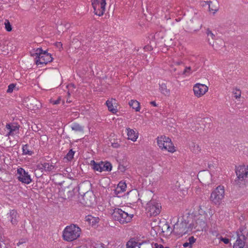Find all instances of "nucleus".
<instances>
[{"mask_svg":"<svg viewBox=\"0 0 248 248\" xmlns=\"http://www.w3.org/2000/svg\"><path fill=\"white\" fill-rule=\"evenodd\" d=\"M235 173L237 177L233 182V185L243 187L248 182V166H239L236 169Z\"/></svg>","mask_w":248,"mask_h":248,"instance_id":"1","label":"nucleus"},{"mask_svg":"<svg viewBox=\"0 0 248 248\" xmlns=\"http://www.w3.org/2000/svg\"><path fill=\"white\" fill-rule=\"evenodd\" d=\"M94 13L98 16H101L105 11L106 0H92Z\"/></svg>","mask_w":248,"mask_h":248,"instance_id":"10","label":"nucleus"},{"mask_svg":"<svg viewBox=\"0 0 248 248\" xmlns=\"http://www.w3.org/2000/svg\"><path fill=\"white\" fill-rule=\"evenodd\" d=\"M6 217L9 221H10L12 224L15 225L18 222L19 216L17 211L13 209L10 210V213L7 214Z\"/></svg>","mask_w":248,"mask_h":248,"instance_id":"16","label":"nucleus"},{"mask_svg":"<svg viewBox=\"0 0 248 248\" xmlns=\"http://www.w3.org/2000/svg\"><path fill=\"white\" fill-rule=\"evenodd\" d=\"M118 169L121 172H124L125 170V166L123 165L119 164Z\"/></svg>","mask_w":248,"mask_h":248,"instance_id":"47","label":"nucleus"},{"mask_svg":"<svg viewBox=\"0 0 248 248\" xmlns=\"http://www.w3.org/2000/svg\"><path fill=\"white\" fill-rule=\"evenodd\" d=\"M26 243V240L25 239H21L19 240V242L17 243V246H19L21 245H24Z\"/></svg>","mask_w":248,"mask_h":248,"instance_id":"45","label":"nucleus"},{"mask_svg":"<svg viewBox=\"0 0 248 248\" xmlns=\"http://www.w3.org/2000/svg\"><path fill=\"white\" fill-rule=\"evenodd\" d=\"M208 90V87L202 84L197 83L193 87V92L195 95L197 97L203 95L207 92Z\"/></svg>","mask_w":248,"mask_h":248,"instance_id":"15","label":"nucleus"},{"mask_svg":"<svg viewBox=\"0 0 248 248\" xmlns=\"http://www.w3.org/2000/svg\"><path fill=\"white\" fill-rule=\"evenodd\" d=\"M106 105L108 108V109L109 111L113 114H115L117 112V109L113 107L112 101L108 100L106 101Z\"/></svg>","mask_w":248,"mask_h":248,"instance_id":"29","label":"nucleus"},{"mask_svg":"<svg viewBox=\"0 0 248 248\" xmlns=\"http://www.w3.org/2000/svg\"><path fill=\"white\" fill-rule=\"evenodd\" d=\"M211 11H215V12H216V11L217 10V9H215V10H214V9H213L212 8V7H211Z\"/></svg>","mask_w":248,"mask_h":248,"instance_id":"57","label":"nucleus"},{"mask_svg":"<svg viewBox=\"0 0 248 248\" xmlns=\"http://www.w3.org/2000/svg\"><path fill=\"white\" fill-rule=\"evenodd\" d=\"M22 154L23 155H31L33 154L34 152L30 149L29 145L28 144L23 145L22 146Z\"/></svg>","mask_w":248,"mask_h":248,"instance_id":"28","label":"nucleus"},{"mask_svg":"<svg viewBox=\"0 0 248 248\" xmlns=\"http://www.w3.org/2000/svg\"><path fill=\"white\" fill-rule=\"evenodd\" d=\"M6 127L9 130L7 135H11L14 131L18 130V128L16 126L11 125L10 124H7Z\"/></svg>","mask_w":248,"mask_h":248,"instance_id":"30","label":"nucleus"},{"mask_svg":"<svg viewBox=\"0 0 248 248\" xmlns=\"http://www.w3.org/2000/svg\"><path fill=\"white\" fill-rule=\"evenodd\" d=\"M117 248H124V245H119Z\"/></svg>","mask_w":248,"mask_h":248,"instance_id":"55","label":"nucleus"},{"mask_svg":"<svg viewBox=\"0 0 248 248\" xmlns=\"http://www.w3.org/2000/svg\"><path fill=\"white\" fill-rule=\"evenodd\" d=\"M233 94H234V97L235 98H239L241 96V91L240 90H237L235 92H233Z\"/></svg>","mask_w":248,"mask_h":248,"instance_id":"38","label":"nucleus"},{"mask_svg":"<svg viewBox=\"0 0 248 248\" xmlns=\"http://www.w3.org/2000/svg\"><path fill=\"white\" fill-rule=\"evenodd\" d=\"M201 151V148L198 144L194 145L193 149V152L195 154H198Z\"/></svg>","mask_w":248,"mask_h":248,"instance_id":"37","label":"nucleus"},{"mask_svg":"<svg viewBox=\"0 0 248 248\" xmlns=\"http://www.w3.org/2000/svg\"><path fill=\"white\" fill-rule=\"evenodd\" d=\"M190 71H191L190 67H186V68L183 72V75H187V73H189Z\"/></svg>","mask_w":248,"mask_h":248,"instance_id":"46","label":"nucleus"},{"mask_svg":"<svg viewBox=\"0 0 248 248\" xmlns=\"http://www.w3.org/2000/svg\"><path fill=\"white\" fill-rule=\"evenodd\" d=\"M159 90L161 93L166 96H169L170 94V89L167 88L166 84L162 83L159 84Z\"/></svg>","mask_w":248,"mask_h":248,"instance_id":"25","label":"nucleus"},{"mask_svg":"<svg viewBox=\"0 0 248 248\" xmlns=\"http://www.w3.org/2000/svg\"><path fill=\"white\" fill-rule=\"evenodd\" d=\"M150 104H151L152 106L154 107H157V104L156 103V102L155 101H151L150 102Z\"/></svg>","mask_w":248,"mask_h":248,"instance_id":"51","label":"nucleus"},{"mask_svg":"<svg viewBox=\"0 0 248 248\" xmlns=\"http://www.w3.org/2000/svg\"><path fill=\"white\" fill-rule=\"evenodd\" d=\"M126 184L125 182L121 181L119 183L117 187L115 188L114 191V193L118 197H121L122 196L120 194L126 190Z\"/></svg>","mask_w":248,"mask_h":248,"instance_id":"17","label":"nucleus"},{"mask_svg":"<svg viewBox=\"0 0 248 248\" xmlns=\"http://www.w3.org/2000/svg\"><path fill=\"white\" fill-rule=\"evenodd\" d=\"M243 227H240L237 232V240L234 243L233 248H248V246L246 245V240L247 239L248 233H246Z\"/></svg>","mask_w":248,"mask_h":248,"instance_id":"6","label":"nucleus"},{"mask_svg":"<svg viewBox=\"0 0 248 248\" xmlns=\"http://www.w3.org/2000/svg\"><path fill=\"white\" fill-rule=\"evenodd\" d=\"M147 205L148 211L150 212L151 215L156 216L160 213L161 209L160 203H157L155 201L151 200Z\"/></svg>","mask_w":248,"mask_h":248,"instance_id":"12","label":"nucleus"},{"mask_svg":"<svg viewBox=\"0 0 248 248\" xmlns=\"http://www.w3.org/2000/svg\"><path fill=\"white\" fill-rule=\"evenodd\" d=\"M75 186L72 184L62 188L60 191L61 195L63 196V198L67 200L72 198L75 195Z\"/></svg>","mask_w":248,"mask_h":248,"instance_id":"13","label":"nucleus"},{"mask_svg":"<svg viewBox=\"0 0 248 248\" xmlns=\"http://www.w3.org/2000/svg\"><path fill=\"white\" fill-rule=\"evenodd\" d=\"M207 2V4L209 5V11L211 12V10L210 4L212 3V2L211 1H208Z\"/></svg>","mask_w":248,"mask_h":248,"instance_id":"52","label":"nucleus"},{"mask_svg":"<svg viewBox=\"0 0 248 248\" xmlns=\"http://www.w3.org/2000/svg\"><path fill=\"white\" fill-rule=\"evenodd\" d=\"M1 22V21L0 20V22Z\"/></svg>","mask_w":248,"mask_h":248,"instance_id":"64","label":"nucleus"},{"mask_svg":"<svg viewBox=\"0 0 248 248\" xmlns=\"http://www.w3.org/2000/svg\"><path fill=\"white\" fill-rule=\"evenodd\" d=\"M196 239L194 236H192L189 237L187 241L184 243L183 246L184 248H192L193 244L196 242Z\"/></svg>","mask_w":248,"mask_h":248,"instance_id":"24","label":"nucleus"},{"mask_svg":"<svg viewBox=\"0 0 248 248\" xmlns=\"http://www.w3.org/2000/svg\"><path fill=\"white\" fill-rule=\"evenodd\" d=\"M84 126L77 123H73L71 125L72 130L77 132L83 133L84 132Z\"/></svg>","mask_w":248,"mask_h":248,"instance_id":"21","label":"nucleus"},{"mask_svg":"<svg viewBox=\"0 0 248 248\" xmlns=\"http://www.w3.org/2000/svg\"><path fill=\"white\" fill-rule=\"evenodd\" d=\"M75 153L73 149H70L64 158H66L68 161H71L74 157Z\"/></svg>","mask_w":248,"mask_h":248,"instance_id":"31","label":"nucleus"},{"mask_svg":"<svg viewBox=\"0 0 248 248\" xmlns=\"http://www.w3.org/2000/svg\"><path fill=\"white\" fill-rule=\"evenodd\" d=\"M2 243H0V248H1V246H2Z\"/></svg>","mask_w":248,"mask_h":248,"instance_id":"59","label":"nucleus"},{"mask_svg":"<svg viewBox=\"0 0 248 248\" xmlns=\"http://www.w3.org/2000/svg\"><path fill=\"white\" fill-rule=\"evenodd\" d=\"M63 183H64V182L59 183L58 184V185H60V186H62Z\"/></svg>","mask_w":248,"mask_h":248,"instance_id":"58","label":"nucleus"},{"mask_svg":"<svg viewBox=\"0 0 248 248\" xmlns=\"http://www.w3.org/2000/svg\"><path fill=\"white\" fill-rule=\"evenodd\" d=\"M61 100V97H59L56 100H52V99H51L50 100V102H51V103H52L54 105H57V104H60Z\"/></svg>","mask_w":248,"mask_h":248,"instance_id":"42","label":"nucleus"},{"mask_svg":"<svg viewBox=\"0 0 248 248\" xmlns=\"http://www.w3.org/2000/svg\"><path fill=\"white\" fill-rule=\"evenodd\" d=\"M36 55L35 54V53H31V56H35V57H36Z\"/></svg>","mask_w":248,"mask_h":248,"instance_id":"56","label":"nucleus"},{"mask_svg":"<svg viewBox=\"0 0 248 248\" xmlns=\"http://www.w3.org/2000/svg\"><path fill=\"white\" fill-rule=\"evenodd\" d=\"M196 224L197 226L199 224L201 226V229L202 230V229L205 228L206 226V222L202 219H198L196 221Z\"/></svg>","mask_w":248,"mask_h":248,"instance_id":"33","label":"nucleus"},{"mask_svg":"<svg viewBox=\"0 0 248 248\" xmlns=\"http://www.w3.org/2000/svg\"><path fill=\"white\" fill-rule=\"evenodd\" d=\"M164 248H170L169 247H164Z\"/></svg>","mask_w":248,"mask_h":248,"instance_id":"60","label":"nucleus"},{"mask_svg":"<svg viewBox=\"0 0 248 248\" xmlns=\"http://www.w3.org/2000/svg\"><path fill=\"white\" fill-rule=\"evenodd\" d=\"M189 223V217H186V218L183 217L181 222L179 223V219L177 222L173 225V232L181 236L187 233V224Z\"/></svg>","mask_w":248,"mask_h":248,"instance_id":"8","label":"nucleus"},{"mask_svg":"<svg viewBox=\"0 0 248 248\" xmlns=\"http://www.w3.org/2000/svg\"><path fill=\"white\" fill-rule=\"evenodd\" d=\"M15 87H16V85L14 84H13V83L10 84L8 87V89L7 90V92L9 93H12L13 91V90L15 88Z\"/></svg>","mask_w":248,"mask_h":248,"instance_id":"36","label":"nucleus"},{"mask_svg":"<svg viewBox=\"0 0 248 248\" xmlns=\"http://www.w3.org/2000/svg\"><path fill=\"white\" fill-rule=\"evenodd\" d=\"M56 45L57 46H62V44L61 43V42H57L56 43Z\"/></svg>","mask_w":248,"mask_h":248,"instance_id":"53","label":"nucleus"},{"mask_svg":"<svg viewBox=\"0 0 248 248\" xmlns=\"http://www.w3.org/2000/svg\"><path fill=\"white\" fill-rule=\"evenodd\" d=\"M127 131L128 139L131 140L133 141H136L138 138V133H136L135 131L130 128H126Z\"/></svg>","mask_w":248,"mask_h":248,"instance_id":"19","label":"nucleus"},{"mask_svg":"<svg viewBox=\"0 0 248 248\" xmlns=\"http://www.w3.org/2000/svg\"><path fill=\"white\" fill-rule=\"evenodd\" d=\"M4 25L6 31L10 32L12 31V26L8 20L6 19L5 20Z\"/></svg>","mask_w":248,"mask_h":248,"instance_id":"32","label":"nucleus"},{"mask_svg":"<svg viewBox=\"0 0 248 248\" xmlns=\"http://www.w3.org/2000/svg\"><path fill=\"white\" fill-rule=\"evenodd\" d=\"M84 185H86V186H89V187H90V188H89V189H91V184L89 182H84V184H83L82 185H81L79 187H78V190H79L80 187H83V186H84Z\"/></svg>","mask_w":248,"mask_h":248,"instance_id":"44","label":"nucleus"},{"mask_svg":"<svg viewBox=\"0 0 248 248\" xmlns=\"http://www.w3.org/2000/svg\"><path fill=\"white\" fill-rule=\"evenodd\" d=\"M200 230V228H198V229H197V231H199V230Z\"/></svg>","mask_w":248,"mask_h":248,"instance_id":"62","label":"nucleus"},{"mask_svg":"<svg viewBox=\"0 0 248 248\" xmlns=\"http://www.w3.org/2000/svg\"><path fill=\"white\" fill-rule=\"evenodd\" d=\"M187 227L188 233L189 232H191L193 228L196 229L197 227V225L196 224V226H194V224L192 222L190 223V220H189V223L187 224Z\"/></svg>","mask_w":248,"mask_h":248,"instance_id":"34","label":"nucleus"},{"mask_svg":"<svg viewBox=\"0 0 248 248\" xmlns=\"http://www.w3.org/2000/svg\"><path fill=\"white\" fill-rule=\"evenodd\" d=\"M220 240L224 242L225 244H228L230 243V239L227 237H221Z\"/></svg>","mask_w":248,"mask_h":248,"instance_id":"39","label":"nucleus"},{"mask_svg":"<svg viewBox=\"0 0 248 248\" xmlns=\"http://www.w3.org/2000/svg\"><path fill=\"white\" fill-rule=\"evenodd\" d=\"M1 248H9V246L6 244L4 242H2Z\"/></svg>","mask_w":248,"mask_h":248,"instance_id":"50","label":"nucleus"},{"mask_svg":"<svg viewBox=\"0 0 248 248\" xmlns=\"http://www.w3.org/2000/svg\"><path fill=\"white\" fill-rule=\"evenodd\" d=\"M37 167L39 170H44L46 172L51 171L55 168V166L54 165L50 164L48 163H44L43 164H41L40 165H37Z\"/></svg>","mask_w":248,"mask_h":248,"instance_id":"18","label":"nucleus"},{"mask_svg":"<svg viewBox=\"0 0 248 248\" xmlns=\"http://www.w3.org/2000/svg\"><path fill=\"white\" fill-rule=\"evenodd\" d=\"M80 202L85 206L92 207L95 204L96 197L92 190H89L81 195Z\"/></svg>","mask_w":248,"mask_h":248,"instance_id":"9","label":"nucleus"},{"mask_svg":"<svg viewBox=\"0 0 248 248\" xmlns=\"http://www.w3.org/2000/svg\"><path fill=\"white\" fill-rule=\"evenodd\" d=\"M202 27V25L201 24H199L198 26H197V27H191V28H190L189 29H190L191 31H199L201 28Z\"/></svg>","mask_w":248,"mask_h":248,"instance_id":"41","label":"nucleus"},{"mask_svg":"<svg viewBox=\"0 0 248 248\" xmlns=\"http://www.w3.org/2000/svg\"><path fill=\"white\" fill-rule=\"evenodd\" d=\"M206 33L208 37H210L213 40L215 39V35L213 34V33L210 30L209 28L207 29Z\"/></svg>","mask_w":248,"mask_h":248,"instance_id":"35","label":"nucleus"},{"mask_svg":"<svg viewBox=\"0 0 248 248\" xmlns=\"http://www.w3.org/2000/svg\"><path fill=\"white\" fill-rule=\"evenodd\" d=\"M111 146L115 148H117L119 147L120 145L117 142H113L111 143Z\"/></svg>","mask_w":248,"mask_h":248,"instance_id":"49","label":"nucleus"},{"mask_svg":"<svg viewBox=\"0 0 248 248\" xmlns=\"http://www.w3.org/2000/svg\"><path fill=\"white\" fill-rule=\"evenodd\" d=\"M161 228L162 232H166L167 233L171 234L172 232L173 231V229L171 230L169 223L166 221L162 225Z\"/></svg>","mask_w":248,"mask_h":248,"instance_id":"27","label":"nucleus"},{"mask_svg":"<svg viewBox=\"0 0 248 248\" xmlns=\"http://www.w3.org/2000/svg\"><path fill=\"white\" fill-rule=\"evenodd\" d=\"M153 248H164V246L161 244H158L156 243H152Z\"/></svg>","mask_w":248,"mask_h":248,"instance_id":"40","label":"nucleus"},{"mask_svg":"<svg viewBox=\"0 0 248 248\" xmlns=\"http://www.w3.org/2000/svg\"><path fill=\"white\" fill-rule=\"evenodd\" d=\"M126 248H153V244L149 242L139 243L132 238L126 243Z\"/></svg>","mask_w":248,"mask_h":248,"instance_id":"11","label":"nucleus"},{"mask_svg":"<svg viewBox=\"0 0 248 248\" xmlns=\"http://www.w3.org/2000/svg\"><path fill=\"white\" fill-rule=\"evenodd\" d=\"M130 107H132L133 109H134L136 111H140V103L136 100H131L129 103Z\"/></svg>","mask_w":248,"mask_h":248,"instance_id":"23","label":"nucleus"},{"mask_svg":"<svg viewBox=\"0 0 248 248\" xmlns=\"http://www.w3.org/2000/svg\"><path fill=\"white\" fill-rule=\"evenodd\" d=\"M26 100L30 101L31 103L29 105V104H27V106L28 107V108L31 109H34L35 108H38L37 107V103H39L38 100L33 97H31L30 98H27Z\"/></svg>","mask_w":248,"mask_h":248,"instance_id":"20","label":"nucleus"},{"mask_svg":"<svg viewBox=\"0 0 248 248\" xmlns=\"http://www.w3.org/2000/svg\"><path fill=\"white\" fill-rule=\"evenodd\" d=\"M144 49L146 51H151L153 50V48L151 46L147 45L144 47Z\"/></svg>","mask_w":248,"mask_h":248,"instance_id":"48","label":"nucleus"},{"mask_svg":"<svg viewBox=\"0 0 248 248\" xmlns=\"http://www.w3.org/2000/svg\"><path fill=\"white\" fill-rule=\"evenodd\" d=\"M17 174L19 176L17 177L18 181L22 183L29 184L32 181L30 175L22 168L17 169Z\"/></svg>","mask_w":248,"mask_h":248,"instance_id":"14","label":"nucleus"},{"mask_svg":"<svg viewBox=\"0 0 248 248\" xmlns=\"http://www.w3.org/2000/svg\"><path fill=\"white\" fill-rule=\"evenodd\" d=\"M80 228L76 225L67 226L63 231V239L68 242L73 241L80 236Z\"/></svg>","mask_w":248,"mask_h":248,"instance_id":"2","label":"nucleus"},{"mask_svg":"<svg viewBox=\"0 0 248 248\" xmlns=\"http://www.w3.org/2000/svg\"><path fill=\"white\" fill-rule=\"evenodd\" d=\"M112 166L111 164L108 161H102V171H110L112 170Z\"/></svg>","mask_w":248,"mask_h":248,"instance_id":"26","label":"nucleus"},{"mask_svg":"<svg viewBox=\"0 0 248 248\" xmlns=\"http://www.w3.org/2000/svg\"><path fill=\"white\" fill-rule=\"evenodd\" d=\"M156 140L158 146L162 150H167L170 153L175 151V147L170 138L161 136L158 137Z\"/></svg>","mask_w":248,"mask_h":248,"instance_id":"5","label":"nucleus"},{"mask_svg":"<svg viewBox=\"0 0 248 248\" xmlns=\"http://www.w3.org/2000/svg\"><path fill=\"white\" fill-rule=\"evenodd\" d=\"M191 22H189V25H191Z\"/></svg>","mask_w":248,"mask_h":248,"instance_id":"61","label":"nucleus"},{"mask_svg":"<svg viewBox=\"0 0 248 248\" xmlns=\"http://www.w3.org/2000/svg\"><path fill=\"white\" fill-rule=\"evenodd\" d=\"M152 38L155 37V35H153V36H152Z\"/></svg>","mask_w":248,"mask_h":248,"instance_id":"63","label":"nucleus"},{"mask_svg":"<svg viewBox=\"0 0 248 248\" xmlns=\"http://www.w3.org/2000/svg\"><path fill=\"white\" fill-rule=\"evenodd\" d=\"M207 41H208V43H209V45H213V44H212L213 42L210 41L209 38H208Z\"/></svg>","mask_w":248,"mask_h":248,"instance_id":"54","label":"nucleus"},{"mask_svg":"<svg viewBox=\"0 0 248 248\" xmlns=\"http://www.w3.org/2000/svg\"><path fill=\"white\" fill-rule=\"evenodd\" d=\"M111 216L115 220L119 221L121 224H124L130 222L133 215H129L120 208H115Z\"/></svg>","mask_w":248,"mask_h":248,"instance_id":"4","label":"nucleus"},{"mask_svg":"<svg viewBox=\"0 0 248 248\" xmlns=\"http://www.w3.org/2000/svg\"><path fill=\"white\" fill-rule=\"evenodd\" d=\"M86 220L89 221L90 224H92L93 225L95 224L96 222V219L92 217V219H90L89 217L86 219Z\"/></svg>","mask_w":248,"mask_h":248,"instance_id":"43","label":"nucleus"},{"mask_svg":"<svg viewBox=\"0 0 248 248\" xmlns=\"http://www.w3.org/2000/svg\"><path fill=\"white\" fill-rule=\"evenodd\" d=\"M35 62L36 65L45 64L51 62L53 59L51 54L47 50H43L42 47L38 48L35 51Z\"/></svg>","mask_w":248,"mask_h":248,"instance_id":"3","label":"nucleus"},{"mask_svg":"<svg viewBox=\"0 0 248 248\" xmlns=\"http://www.w3.org/2000/svg\"><path fill=\"white\" fill-rule=\"evenodd\" d=\"M90 165L92 166L93 169L94 170L102 172V161L99 163H97L94 160H92L91 161Z\"/></svg>","mask_w":248,"mask_h":248,"instance_id":"22","label":"nucleus"},{"mask_svg":"<svg viewBox=\"0 0 248 248\" xmlns=\"http://www.w3.org/2000/svg\"><path fill=\"white\" fill-rule=\"evenodd\" d=\"M224 188L223 186H218L211 193L210 199L215 205H219L224 197Z\"/></svg>","mask_w":248,"mask_h":248,"instance_id":"7","label":"nucleus"}]
</instances>
